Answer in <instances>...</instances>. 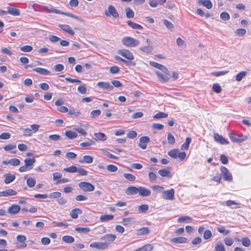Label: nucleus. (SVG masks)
Returning <instances> with one entry per match:
<instances>
[{"label":"nucleus","mask_w":251,"mask_h":251,"mask_svg":"<svg viewBox=\"0 0 251 251\" xmlns=\"http://www.w3.org/2000/svg\"><path fill=\"white\" fill-rule=\"evenodd\" d=\"M122 44L127 47L133 48L138 46L140 42L138 40L131 37H125L122 40Z\"/></svg>","instance_id":"nucleus-1"},{"label":"nucleus","mask_w":251,"mask_h":251,"mask_svg":"<svg viewBox=\"0 0 251 251\" xmlns=\"http://www.w3.org/2000/svg\"><path fill=\"white\" fill-rule=\"evenodd\" d=\"M78 187L85 192H91L94 190L95 187L91 183L82 181L78 184Z\"/></svg>","instance_id":"nucleus-2"},{"label":"nucleus","mask_w":251,"mask_h":251,"mask_svg":"<svg viewBox=\"0 0 251 251\" xmlns=\"http://www.w3.org/2000/svg\"><path fill=\"white\" fill-rule=\"evenodd\" d=\"M104 14L107 17L111 16L115 18H118L119 17V15L117 10L113 5L108 6V11H105Z\"/></svg>","instance_id":"nucleus-3"},{"label":"nucleus","mask_w":251,"mask_h":251,"mask_svg":"<svg viewBox=\"0 0 251 251\" xmlns=\"http://www.w3.org/2000/svg\"><path fill=\"white\" fill-rule=\"evenodd\" d=\"M118 53L129 60H132L134 58L133 54L128 50H119Z\"/></svg>","instance_id":"nucleus-4"},{"label":"nucleus","mask_w":251,"mask_h":251,"mask_svg":"<svg viewBox=\"0 0 251 251\" xmlns=\"http://www.w3.org/2000/svg\"><path fill=\"white\" fill-rule=\"evenodd\" d=\"M97 86L103 90L111 91L114 87L108 82L100 81L97 83Z\"/></svg>","instance_id":"nucleus-5"},{"label":"nucleus","mask_w":251,"mask_h":251,"mask_svg":"<svg viewBox=\"0 0 251 251\" xmlns=\"http://www.w3.org/2000/svg\"><path fill=\"white\" fill-rule=\"evenodd\" d=\"M222 175L223 176L224 179L228 181H230L232 179V175L230 174L227 169L224 167H221L220 169Z\"/></svg>","instance_id":"nucleus-6"},{"label":"nucleus","mask_w":251,"mask_h":251,"mask_svg":"<svg viewBox=\"0 0 251 251\" xmlns=\"http://www.w3.org/2000/svg\"><path fill=\"white\" fill-rule=\"evenodd\" d=\"M116 238V236L113 234H107L100 238L102 241H104L103 243L106 244V247H107V245L111 242L114 241Z\"/></svg>","instance_id":"nucleus-7"},{"label":"nucleus","mask_w":251,"mask_h":251,"mask_svg":"<svg viewBox=\"0 0 251 251\" xmlns=\"http://www.w3.org/2000/svg\"><path fill=\"white\" fill-rule=\"evenodd\" d=\"M150 142V138L148 136H144L140 138L138 145L142 149L145 150L147 149V143H149Z\"/></svg>","instance_id":"nucleus-8"},{"label":"nucleus","mask_w":251,"mask_h":251,"mask_svg":"<svg viewBox=\"0 0 251 251\" xmlns=\"http://www.w3.org/2000/svg\"><path fill=\"white\" fill-rule=\"evenodd\" d=\"M150 64L152 66L157 68L167 75H170V72L168 69L164 65L153 61H151Z\"/></svg>","instance_id":"nucleus-9"},{"label":"nucleus","mask_w":251,"mask_h":251,"mask_svg":"<svg viewBox=\"0 0 251 251\" xmlns=\"http://www.w3.org/2000/svg\"><path fill=\"white\" fill-rule=\"evenodd\" d=\"M175 190L171 189L163 192V198L166 200H173L175 199Z\"/></svg>","instance_id":"nucleus-10"},{"label":"nucleus","mask_w":251,"mask_h":251,"mask_svg":"<svg viewBox=\"0 0 251 251\" xmlns=\"http://www.w3.org/2000/svg\"><path fill=\"white\" fill-rule=\"evenodd\" d=\"M90 247L99 250H105L106 248V244L102 242H93L90 244Z\"/></svg>","instance_id":"nucleus-11"},{"label":"nucleus","mask_w":251,"mask_h":251,"mask_svg":"<svg viewBox=\"0 0 251 251\" xmlns=\"http://www.w3.org/2000/svg\"><path fill=\"white\" fill-rule=\"evenodd\" d=\"M214 138L217 142L221 144L226 145L228 144V142L225 138L217 133H214Z\"/></svg>","instance_id":"nucleus-12"},{"label":"nucleus","mask_w":251,"mask_h":251,"mask_svg":"<svg viewBox=\"0 0 251 251\" xmlns=\"http://www.w3.org/2000/svg\"><path fill=\"white\" fill-rule=\"evenodd\" d=\"M17 194V192L12 189H8L0 192V197H8L14 196Z\"/></svg>","instance_id":"nucleus-13"},{"label":"nucleus","mask_w":251,"mask_h":251,"mask_svg":"<svg viewBox=\"0 0 251 251\" xmlns=\"http://www.w3.org/2000/svg\"><path fill=\"white\" fill-rule=\"evenodd\" d=\"M171 242L173 243H178V244H183L186 243L188 242V239L187 238L184 237H178L173 238L171 239Z\"/></svg>","instance_id":"nucleus-14"},{"label":"nucleus","mask_w":251,"mask_h":251,"mask_svg":"<svg viewBox=\"0 0 251 251\" xmlns=\"http://www.w3.org/2000/svg\"><path fill=\"white\" fill-rule=\"evenodd\" d=\"M158 173L163 177L171 178L172 176L170 171V168L161 169L159 170Z\"/></svg>","instance_id":"nucleus-15"},{"label":"nucleus","mask_w":251,"mask_h":251,"mask_svg":"<svg viewBox=\"0 0 251 251\" xmlns=\"http://www.w3.org/2000/svg\"><path fill=\"white\" fill-rule=\"evenodd\" d=\"M138 193L142 197H148L151 194V191L150 190L143 187H139Z\"/></svg>","instance_id":"nucleus-16"},{"label":"nucleus","mask_w":251,"mask_h":251,"mask_svg":"<svg viewBox=\"0 0 251 251\" xmlns=\"http://www.w3.org/2000/svg\"><path fill=\"white\" fill-rule=\"evenodd\" d=\"M156 74L157 75L159 80L161 82H167L170 80L169 77L167 75H163L159 71H156Z\"/></svg>","instance_id":"nucleus-17"},{"label":"nucleus","mask_w":251,"mask_h":251,"mask_svg":"<svg viewBox=\"0 0 251 251\" xmlns=\"http://www.w3.org/2000/svg\"><path fill=\"white\" fill-rule=\"evenodd\" d=\"M21 209V207L17 204H14L8 208V211L11 214H17Z\"/></svg>","instance_id":"nucleus-18"},{"label":"nucleus","mask_w":251,"mask_h":251,"mask_svg":"<svg viewBox=\"0 0 251 251\" xmlns=\"http://www.w3.org/2000/svg\"><path fill=\"white\" fill-rule=\"evenodd\" d=\"M59 27L62 29L64 31L68 33L71 35H74L75 34V32L71 28V27L67 25H59Z\"/></svg>","instance_id":"nucleus-19"},{"label":"nucleus","mask_w":251,"mask_h":251,"mask_svg":"<svg viewBox=\"0 0 251 251\" xmlns=\"http://www.w3.org/2000/svg\"><path fill=\"white\" fill-rule=\"evenodd\" d=\"M139 187H136L134 186H129L127 188L126 190V193L127 195H135L138 193Z\"/></svg>","instance_id":"nucleus-20"},{"label":"nucleus","mask_w":251,"mask_h":251,"mask_svg":"<svg viewBox=\"0 0 251 251\" xmlns=\"http://www.w3.org/2000/svg\"><path fill=\"white\" fill-rule=\"evenodd\" d=\"M82 211L78 208L72 210L70 212V216L73 219H76L79 214H81Z\"/></svg>","instance_id":"nucleus-21"},{"label":"nucleus","mask_w":251,"mask_h":251,"mask_svg":"<svg viewBox=\"0 0 251 251\" xmlns=\"http://www.w3.org/2000/svg\"><path fill=\"white\" fill-rule=\"evenodd\" d=\"M7 14L8 13L13 16H19L20 14V11L18 9L12 8L9 6L7 7Z\"/></svg>","instance_id":"nucleus-22"},{"label":"nucleus","mask_w":251,"mask_h":251,"mask_svg":"<svg viewBox=\"0 0 251 251\" xmlns=\"http://www.w3.org/2000/svg\"><path fill=\"white\" fill-rule=\"evenodd\" d=\"M33 70L34 71H35L42 75H48L50 74V72L49 71L42 68L37 67L34 68Z\"/></svg>","instance_id":"nucleus-23"},{"label":"nucleus","mask_w":251,"mask_h":251,"mask_svg":"<svg viewBox=\"0 0 251 251\" xmlns=\"http://www.w3.org/2000/svg\"><path fill=\"white\" fill-rule=\"evenodd\" d=\"M93 158L89 155H84L83 157V159L80 160L78 161V162L80 163H86L88 164H90L93 162Z\"/></svg>","instance_id":"nucleus-24"},{"label":"nucleus","mask_w":251,"mask_h":251,"mask_svg":"<svg viewBox=\"0 0 251 251\" xmlns=\"http://www.w3.org/2000/svg\"><path fill=\"white\" fill-rule=\"evenodd\" d=\"M25 164L30 169H32L34 163L36 162L34 158H28L25 160Z\"/></svg>","instance_id":"nucleus-25"},{"label":"nucleus","mask_w":251,"mask_h":251,"mask_svg":"<svg viewBox=\"0 0 251 251\" xmlns=\"http://www.w3.org/2000/svg\"><path fill=\"white\" fill-rule=\"evenodd\" d=\"M150 233V229L148 227H142L137 230V235H147Z\"/></svg>","instance_id":"nucleus-26"},{"label":"nucleus","mask_w":251,"mask_h":251,"mask_svg":"<svg viewBox=\"0 0 251 251\" xmlns=\"http://www.w3.org/2000/svg\"><path fill=\"white\" fill-rule=\"evenodd\" d=\"M242 137H244L243 138H237L233 135H230V138L231 141L233 142L241 143L247 139V136L242 135Z\"/></svg>","instance_id":"nucleus-27"},{"label":"nucleus","mask_w":251,"mask_h":251,"mask_svg":"<svg viewBox=\"0 0 251 251\" xmlns=\"http://www.w3.org/2000/svg\"><path fill=\"white\" fill-rule=\"evenodd\" d=\"M199 3L201 4L202 5L209 9H211L212 7V4L211 1L209 0H200Z\"/></svg>","instance_id":"nucleus-28"},{"label":"nucleus","mask_w":251,"mask_h":251,"mask_svg":"<svg viewBox=\"0 0 251 251\" xmlns=\"http://www.w3.org/2000/svg\"><path fill=\"white\" fill-rule=\"evenodd\" d=\"M127 24L129 26H130L133 29H139V30H141L143 29L142 26H141V25H140L138 24H136L133 22H131L130 21H128L127 22Z\"/></svg>","instance_id":"nucleus-29"},{"label":"nucleus","mask_w":251,"mask_h":251,"mask_svg":"<svg viewBox=\"0 0 251 251\" xmlns=\"http://www.w3.org/2000/svg\"><path fill=\"white\" fill-rule=\"evenodd\" d=\"M25 179H26V184L29 187L32 188L33 187L35 183H36V180L33 177H29L26 178V176H25Z\"/></svg>","instance_id":"nucleus-30"},{"label":"nucleus","mask_w":251,"mask_h":251,"mask_svg":"<svg viewBox=\"0 0 251 251\" xmlns=\"http://www.w3.org/2000/svg\"><path fill=\"white\" fill-rule=\"evenodd\" d=\"M65 134L68 138L71 139H74L77 136V134L75 132L72 131L71 130H66Z\"/></svg>","instance_id":"nucleus-31"},{"label":"nucleus","mask_w":251,"mask_h":251,"mask_svg":"<svg viewBox=\"0 0 251 251\" xmlns=\"http://www.w3.org/2000/svg\"><path fill=\"white\" fill-rule=\"evenodd\" d=\"M5 178L4 182L6 184H9L13 182L15 179V176L14 175H11L10 174L5 175Z\"/></svg>","instance_id":"nucleus-32"},{"label":"nucleus","mask_w":251,"mask_h":251,"mask_svg":"<svg viewBox=\"0 0 251 251\" xmlns=\"http://www.w3.org/2000/svg\"><path fill=\"white\" fill-rule=\"evenodd\" d=\"M95 137L98 140L100 141H105L107 139L106 135L101 132L95 133H94Z\"/></svg>","instance_id":"nucleus-33"},{"label":"nucleus","mask_w":251,"mask_h":251,"mask_svg":"<svg viewBox=\"0 0 251 251\" xmlns=\"http://www.w3.org/2000/svg\"><path fill=\"white\" fill-rule=\"evenodd\" d=\"M44 10L50 13H53L56 14L62 13V11L53 8L51 6H45Z\"/></svg>","instance_id":"nucleus-34"},{"label":"nucleus","mask_w":251,"mask_h":251,"mask_svg":"<svg viewBox=\"0 0 251 251\" xmlns=\"http://www.w3.org/2000/svg\"><path fill=\"white\" fill-rule=\"evenodd\" d=\"M125 12L127 18H133L134 16L133 11L129 7H126Z\"/></svg>","instance_id":"nucleus-35"},{"label":"nucleus","mask_w":251,"mask_h":251,"mask_svg":"<svg viewBox=\"0 0 251 251\" xmlns=\"http://www.w3.org/2000/svg\"><path fill=\"white\" fill-rule=\"evenodd\" d=\"M191 142V138L190 137H187L186 141L183 143L181 147V150H187L189 149V145Z\"/></svg>","instance_id":"nucleus-36"},{"label":"nucleus","mask_w":251,"mask_h":251,"mask_svg":"<svg viewBox=\"0 0 251 251\" xmlns=\"http://www.w3.org/2000/svg\"><path fill=\"white\" fill-rule=\"evenodd\" d=\"M178 152V149H174L168 152V154L170 156H171L173 158L176 159L177 158Z\"/></svg>","instance_id":"nucleus-37"},{"label":"nucleus","mask_w":251,"mask_h":251,"mask_svg":"<svg viewBox=\"0 0 251 251\" xmlns=\"http://www.w3.org/2000/svg\"><path fill=\"white\" fill-rule=\"evenodd\" d=\"M114 218L113 215H102L100 216V219L101 222H106L112 220Z\"/></svg>","instance_id":"nucleus-38"},{"label":"nucleus","mask_w":251,"mask_h":251,"mask_svg":"<svg viewBox=\"0 0 251 251\" xmlns=\"http://www.w3.org/2000/svg\"><path fill=\"white\" fill-rule=\"evenodd\" d=\"M62 241L67 243H72L74 242L75 239L72 236L66 235L63 236Z\"/></svg>","instance_id":"nucleus-39"},{"label":"nucleus","mask_w":251,"mask_h":251,"mask_svg":"<svg viewBox=\"0 0 251 251\" xmlns=\"http://www.w3.org/2000/svg\"><path fill=\"white\" fill-rule=\"evenodd\" d=\"M217 230L221 233H223L224 235H227L230 232V230L229 229H225L224 226H221L217 227Z\"/></svg>","instance_id":"nucleus-40"},{"label":"nucleus","mask_w":251,"mask_h":251,"mask_svg":"<svg viewBox=\"0 0 251 251\" xmlns=\"http://www.w3.org/2000/svg\"><path fill=\"white\" fill-rule=\"evenodd\" d=\"M242 244L246 247H248L251 245V240L248 237H243L241 239Z\"/></svg>","instance_id":"nucleus-41"},{"label":"nucleus","mask_w":251,"mask_h":251,"mask_svg":"<svg viewBox=\"0 0 251 251\" xmlns=\"http://www.w3.org/2000/svg\"><path fill=\"white\" fill-rule=\"evenodd\" d=\"M95 144V142L93 140H90L88 142H82L80 144V146L83 148H87Z\"/></svg>","instance_id":"nucleus-42"},{"label":"nucleus","mask_w":251,"mask_h":251,"mask_svg":"<svg viewBox=\"0 0 251 251\" xmlns=\"http://www.w3.org/2000/svg\"><path fill=\"white\" fill-rule=\"evenodd\" d=\"M20 130L23 131L24 135L25 136H30L32 134V130L29 128H24L21 127Z\"/></svg>","instance_id":"nucleus-43"},{"label":"nucleus","mask_w":251,"mask_h":251,"mask_svg":"<svg viewBox=\"0 0 251 251\" xmlns=\"http://www.w3.org/2000/svg\"><path fill=\"white\" fill-rule=\"evenodd\" d=\"M246 75V72L245 71H242L239 72L235 76V79L237 81H241L243 77H244Z\"/></svg>","instance_id":"nucleus-44"},{"label":"nucleus","mask_w":251,"mask_h":251,"mask_svg":"<svg viewBox=\"0 0 251 251\" xmlns=\"http://www.w3.org/2000/svg\"><path fill=\"white\" fill-rule=\"evenodd\" d=\"M168 116V114L166 113L163 112H159L153 116V118L154 119L164 118L167 117Z\"/></svg>","instance_id":"nucleus-45"},{"label":"nucleus","mask_w":251,"mask_h":251,"mask_svg":"<svg viewBox=\"0 0 251 251\" xmlns=\"http://www.w3.org/2000/svg\"><path fill=\"white\" fill-rule=\"evenodd\" d=\"M124 177L129 181H133L135 180V176L131 174L125 173L123 174Z\"/></svg>","instance_id":"nucleus-46"},{"label":"nucleus","mask_w":251,"mask_h":251,"mask_svg":"<svg viewBox=\"0 0 251 251\" xmlns=\"http://www.w3.org/2000/svg\"><path fill=\"white\" fill-rule=\"evenodd\" d=\"M64 171L68 173H75L77 171V168L75 166H71L68 168H64Z\"/></svg>","instance_id":"nucleus-47"},{"label":"nucleus","mask_w":251,"mask_h":251,"mask_svg":"<svg viewBox=\"0 0 251 251\" xmlns=\"http://www.w3.org/2000/svg\"><path fill=\"white\" fill-rule=\"evenodd\" d=\"M215 251H226L222 242H218L215 246Z\"/></svg>","instance_id":"nucleus-48"},{"label":"nucleus","mask_w":251,"mask_h":251,"mask_svg":"<svg viewBox=\"0 0 251 251\" xmlns=\"http://www.w3.org/2000/svg\"><path fill=\"white\" fill-rule=\"evenodd\" d=\"M101 111L100 110H94L91 112L90 117L92 118H95L100 115Z\"/></svg>","instance_id":"nucleus-49"},{"label":"nucleus","mask_w":251,"mask_h":251,"mask_svg":"<svg viewBox=\"0 0 251 251\" xmlns=\"http://www.w3.org/2000/svg\"><path fill=\"white\" fill-rule=\"evenodd\" d=\"M60 14H62V15H65L66 16H67L68 17H71L72 18H74V19H75L78 21H82V19H80L79 17H78V16H76L74 14H73L72 13H65V12H62V13H60Z\"/></svg>","instance_id":"nucleus-50"},{"label":"nucleus","mask_w":251,"mask_h":251,"mask_svg":"<svg viewBox=\"0 0 251 251\" xmlns=\"http://www.w3.org/2000/svg\"><path fill=\"white\" fill-rule=\"evenodd\" d=\"M75 230L79 233H87L90 231L89 227H76Z\"/></svg>","instance_id":"nucleus-51"},{"label":"nucleus","mask_w":251,"mask_h":251,"mask_svg":"<svg viewBox=\"0 0 251 251\" xmlns=\"http://www.w3.org/2000/svg\"><path fill=\"white\" fill-rule=\"evenodd\" d=\"M20 50L22 51L28 52L32 51L33 50V48L32 47L29 45H26L21 47Z\"/></svg>","instance_id":"nucleus-52"},{"label":"nucleus","mask_w":251,"mask_h":251,"mask_svg":"<svg viewBox=\"0 0 251 251\" xmlns=\"http://www.w3.org/2000/svg\"><path fill=\"white\" fill-rule=\"evenodd\" d=\"M149 177L150 181L152 183L154 182L157 178L156 175L153 172H150L149 173Z\"/></svg>","instance_id":"nucleus-53"},{"label":"nucleus","mask_w":251,"mask_h":251,"mask_svg":"<svg viewBox=\"0 0 251 251\" xmlns=\"http://www.w3.org/2000/svg\"><path fill=\"white\" fill-rule=\"evenodd\" d=\"M106 169L110 172H115L118 170V168L114 165H108L106 167Z\"/></svg>","instance_id":"nucleus-54"},{"label":"nucleus","mask_w":251,"mask_h":251,"mask_svg":"<svg viewBox=\"0 0 251 251\" xmlns=\"http://www.w3.org/2000/svg\"><path fill=\"white\" fill-rule=\"evenodd\" d=\"M149 208V207L148 205L142 204V205H141L140 206H139V207L138 208V211L140 213L145 212L147 210H148Z\"/></svg>","instance_id":"nucleus-55"},{"label":"nucleus","mask_w":251,"mask_h":251,"mask_svg":"<svg viewBox=\"0 0 251 251\" xmlns=\"http://www.w3.org/2000/svg\"><path fill=\"white\" fill-rule=\"evenodd\" d=\"M167 139L168 142L170 144H174L175 143L176 140L174 136L171 133H169L167 135Z\"/></svg>","instance_id":"nucleus-56"},{"label":"nucleus","mask_w":251,"mask_h":251,"mask_svg":"<svg viewBox=\"0 0 251 251\" xmlns=\"http://www.w3.org/2000/svg\"><path fill=\"white\" fill-rule=\"evenodd\" d=\"M212 237V232L209 230H206L203 233V238L205 240H208Z\"/></svg>","instance_id":"nucleus-57"},{"label":"nucleus","mask_w":251,"mask_h":251,"mask_svg":"<svg viewBox=\"0 0 251 251\" xmlns=\"http://www.w3.org/2000/svg\"><path fill=\"white\" fill-rule=\"evenodd\" d=\"M220 18L222 20L227 21L229 19L230 16L227 12H223L221 13Z\"/></svg>","instance_id":"nucleus-58"},{"label":"nucleus","mask_w":251,"mask_h":251,"mask_svg":"<svg viewBox=\"0 0 251 251\" xmlns=\"http://www.w3.org/2000/svg\"><path fill=\"white\" fill-rule=\"evenodd\" d=\"M126 136L128 138L133 139L137 136V133L134 130H131L128 132Z\"/></svg>","instance_id":"nucleus-59"},{"label":"nucleus","mask_w":251,"mask_h":251,"mask_svg":"<svg viewBox=\"0 0 251 251\" xmlns=\"http://www.w3.org/2000/svg\"><path fill=\"white\" fill-rule=\"evenodd\" d=\"M192 218L189 216H181L177 219V222L179 223H184L186 221L191 220Z\"/></svg>","instance_id":"nucleus-60"},{"label":"nucleus","mask_w":251,"mask_h":251,"mask_svg":"<svg viewBox=\"0 0 251 251\" xmlns=\"http://www.w3.org/2000/svg\"><path fill=\"white\" fill-rule=\"evenodd\" d=\"M163 23L169 29H172L174 27V25L167 20H163Z\"/></svg>","instance_id":"nucleus-61"},{"label":"nucleus","mask_w":251,"mask_h":251,"mask_svg":"<svg viewBox=\"0 0 251 251\" xmlns=\"http://www.w3.org/2000/svg\"><path fill=\"white\" fill-rule=\"evenodd\" d=\"M212 89L215 92L217 93H219L222 91L221 87L218 84H213L212 86Z\"/></svg>","instance_id":"nucleus-62"},{"label":"nucleus","mask_w":251,"mask_h":251,"mask_svg":"<svg viewBox=\"0 0 251 251\" xmlns=\"http://www.w3.org/2000/svg\"><path fill=\"white\" fill-rule=\"evenodd\" d=\"M9 163L11 165L16 166L20 164V161L17 158H12L10 160Z\"/></svg>","instance_id":"nucleus-63"},{"label":"nucleus","mask_w":251,"mask_h":251,"mask_svg":"<svg viewBox=\"0 0 251 251\" xmlns=\"http://www.w3.org/2000/svg\"><path fill=\"white\" fill-rule=\"evenodd\" d=\"M235 32L237 35L242 36L246 34V30L243 28H238L236 30Z\"/></svg>","instance_id":"nucleus-64"}]
</instances>
